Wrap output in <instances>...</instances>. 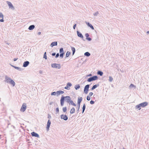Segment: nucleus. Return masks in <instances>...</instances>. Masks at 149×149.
<instances>
[{
    "label": "nucleus",
    "mask_w": 149,
    "mask_h": 149,
    "mask_svg": "<svg viewBox=\"0 0 149 149\" xmlns=\"http://www.w3.org/2000/svg\"><path fill=\"white\" fill-rule=\"evenodd\" d=\"M65 99V101L68 103L70 102L71 101L70 96H68L64 97L62 96L60 100V103L61 106H63L64 105Z\"/></svg>",
    "instance_id": "nucleus-1"
},
{
    "label": "nucleus",
    "mask_w": 149,
    "mask_h": 149,
    "mask_svg": "<svg viewBox=\"0 0 149 149\" xmlns=\"http://www.w3.org/2000/svg\"><path fill=\"white\" fill-rule=\"evenodd\" d=\"M5 81L7 83L13 86H14L15 85V81L10 77L7 75L5 76Z\"/></svg>",
    "instance_id": "nucleus-2"
},
{
    "label": "nucleus",
    "mask_w": 149,
    "mask_h": 149,
    "mask_svg": "<svg viewBox=\"0 0 149 149\" xmlns=\"http://www.w3.org/2000/svg\"><path fill=\"white\" fill-rule=\"evenodd\" d=\"M51 66L53 68L60 69L61 68V65L60 64L52 63L51 64Z\"/></svg>",
    "instance_id": "nucleus-3"
},
{
    "label": "nucleus",
    "mask_w": 149,
    "mask_h": 149,
    "mask_svg": "<svg viewBox=\"0 0 149 149\" xmlns=\"http://www.w3.org/2000/svg\"><path fill=\"white\" fill-rule=\"evenodd\" d=\"M26 104L25 103H23L22 105V106L21 107L20 110L21 111L24 112L25 111L26 109Z\"/></svg>",
    "instance_id": "nucleus-4"
},
{
    "label": "nucleus",
    "mask_w": 149,
    "mask_h": 149,
    "mask_svg": "<svg viewBox=\"0 0 149 149\" xmlns=\"http://www.w3.org/2000/svg\"><path fill=\"white\" fill-rule=\"evenodd\" d=\"M90 85L87 84L85 86L84 89V92L86 94H87L88 93L89 88L90 87Z\"/></svg>",
    "instance_id": "nucleus-5"
},
{
    "label": "nucleus",
    "mask_w": 149,
    "mask_h": 149,
    "mask_svg": "<svg viewBox=\"0 0 149 149\" xmlns=\"http://www.w3.org/2000/svg\"><path fill=\"white\" fill-rule=\"evenodd\" d=\"M6 3L9 6V8L12 10H14L15 8L12 3L10 1H6Z\"/></svg>",
    "instance_id": "nucleus-6"
},
{
    "label": "nucleus",
    "mask_w": 149,
    "mask_h": 149,
    "mask_svg": "<svg viewBox=\"0 0 149 149\" xmlns=\"http://www.w3.org/2000/svg\"><path fill=\"white\" fill-rule=\"evenodd\" d=\"M60 118L61 119H63L65 120H67L68 119V116L66 115L62 114L60 115Z\"/></svg>",
    "instance_id": "nucleus-7"
},
{
    "label": "nucleus",
    "mask_w": 149,
    "mask_h": 149,
    "mask_svg": "<svg viewBox=\"0 0 149 149\" xmlns=\"http://www.w3.org/2000/svg\"><path fill=\"white\" fill-rule=\"evenodd\" d=\"M51 124V122L49 120L47 122L46 127V130L47 131H48L49 130V128L50 127Z\"/></svg>",
    "instance_id": "nucleus-8"
},
{
    "label": "nucleus",
    "mask_w": 149,
    "mask_h": 149,
    "mask_svg": "<svg viewBox=\"0 0 149 149\" xmlns=\"http://www.w3.org/2000/svg\"><path fill=\"white\" fill-rule=\"evenodd\" d=\"M31 134L32 136H34L35 137L39 138V135L37 133L35 132H33L31 133Z\"/></svg>",
    "instance_id": "nucleus-9"
},
{
    "label": "nucleus",
    "mask_w": 149,
    "mask_h": 149,
    "mask_svg": "<svg viewBox=\"0 0 149 149\" xmlns=\"http://www.w3.org/2000/svg\"><path fill=\"white\" fill-rule=\"evenodd\" d=\"M29 61H26L24 62L23 63V67H26L29 64Z\"/></svg>",
    "instance_id": "nucleus-10"
},
{
    "label": "nucleus",
    "mask_w": 149,
    "mask_h": 149,
    "mask_svg": "<svg viewBox=\"0 0 149 149\" xmlns=\"http://www.w3.org/2000/svg\"><path fill=\"white\" fill-rule=\"evenodd\" d=\"M141 107H144L148 105V103L147 102H144L140 104Z\"/></svg>",
    "instance_id": "nucleus-11"
},
{
    "label": "nucleus",
    "mask_w": 149,
    "mask_h": 149,
    "mask_svg": "<svg viewBox=\"0 0 149 149\" xmlns=\"http://www.w3.org/2000/svg\"><path fill=\"white\" fill-rule=\"evenodd\" d=\"M77 36L79 37H80L82 38H83L84 36L81 33L79 32L78 31H77Z\"/></svg>",
    "instance_id": "nucleus-12"
},
{
    "label": "nucleus",
    "mask_w": 149,
    "mask_h": 149,
    "mask_svg": "<svg viewBox=\"0 0 149 149\" xmlns=\"http://www.w3.org/2000/svg\"><path fill=\"white\" fill-rule=\"evenodd\" d=\"M10 65H11V66L12 67H13L15 69H16L18 70L19 71H22V69L21 68H20L18 67L15 66L13 65H12L10 64Z\"/></svg>",
    "instance_id": "nucleus-13"
},
{
    "label": "nucleus",
    "mask_w": 149,
    "mask_h": 149,
    "mask_svg": "<svg viewBox=\"0 0 149 149\" xmlns=\"http://www.w3.org/2000/svg\"><path fill=\"white\" fill-rule=\"evenodd\" d=\"M57 45V41H54L52 42L50 45V46L53 47L54 46H56Z\"/></svg>",
    "instance_id": "nucleus-14"
},
{
    "label": "nucleus",
    "mask_w": 149,
    "mask_h": 149,
    "mask_svg": "<svg viewBox=\"0 0 149 149\" xmlns=\"http://www.w3.org/2000/svg\"><path fill=\"white\" fill-rule=\"evenodd\" d=\"M86 24L88 25V26L89 27L91 28L92 29L94 30V28L93 26V25L91 24L89 22H86Z\"/></svg>",
    "instance_id": "nucleus-15"
},
{
    "label": "nucleus",
    "mask_w": 149,
    "mask_h": 149,
    "mask_svg": "<svg viewBox=\"0 0 149 149\" xmlns=\"http://www.w3.org/2000/svg\"><path fill=\"white\" fill-rule=\"evenodd\" d=\"M35 26L34 25H32L29 26L28 28V29L30 30H33L34 29Z\"/></svg>",
    "instance_id": "nucleus-16"
},
{
    "label": "nucleus",
    "mask_w": 149,
    "mask_h": 149,
    "mask_svg": "<svg viewBox=\"0 0 149 149\" xmlns=\"http://www.w3.org/2000/svg\"><path fill=\"white\" fill-rule=\"evenodd\" d=\"M82 100V97H78L77 100V104H80V103Z\"/></svg>",
    "instance_id": "nucleus-17"
},
{
    "label": "nucleus",
    "mask_w": 149,
    "mask_h": 149,
    "mask_svg": "<svg viewBox=\"0 0 149 149\" xmlns=\"http://www.w3.org/2000/svg\"><path fill=\"white\" fill-rule=\"evenodd\" d=\"M99 86V84H95V85H94L91 88V90H93L94 89L96 88L97 87Z\"/></svg>",
    "instance_id": "nucleus-18"
},
{
    "label": "nucleus",
    "mask_w": 149,
    "mask_h": 149,
    "mask_svg": "<svg viewBox=\"0 0 149 149\" xmlns=\"http://www.w3.org/2000/svg\"><path fill=\"white\" fill-rule=\"evenodd\" d=\"M64 93V92L62 91H57L56 92V93L57 95H59L60 94H63Z\"/></svg>",
    "instance_id": "nucleus-19"
},
{
    "label": "nucleus",
    "mask_w": 149,
    "mask_h": 149,
    "mask_svg": "<svg viewBox=\"0 0 149 149\" xmlns=\"http://www.w3.org/2000/svg\"><path fill=\"white\" fill-rule=\"evenodd\" d=\"M75 112V109L74 107H72L70 111L71 114H73Z\"/></svg>",
    "instance_id": "nucleus-20"
},
{
    "label": "nucleus",
    "mask_w": 149,
    "mask_h": 149,
    "mask_svg": "<svg viewBox=\"0 0 149 149\" xmlns=\"http://www.w3.org/2000/svg\"><path fill=\"white\" fill-rule=\"evenodd\" d=\"M103 72L100 70H98L97 72V74L98 75H100V76H102L103 75Z\"/></svg>",
    "instance_id": "nucleus-21"
},
{
    "label": "nucleus",
    "mask_w": 149,
    "mask_h": 149,
    "mask_svg": "<svg viewBox=\"0 0 149 149\" xmlns=\"http://www.w3.org/2000/svg\"><path fill=\"white\" fill-rule=\"evenodd\" d=\"M71 47L72 50V55H73L75 53V48L73 47Z\"/></svg>",
    "instance_id": "nucleus-22"
},
{
    "label": "nucleus",
    "mask_w": 149,
    "mask_h": 149,
    "mask_svg": "<svg viewBox=\"0 0 149 149\" xmlns=\"http://www.w3.org/2000/svg\"><path fill=\"white\" fill-rule=\"evenodd\" d=\"M141 105L140 104L136 106L135 108L136 109H138V110H140L141 109Z\"/></svg>",
    "instance_id": "nucleus-23"
},
{
    "label": "nucleus",
    "mask_w": 149,
    "mask_h": 149,
    "mask_svg": "<svg viewBox=\"0 0 149 149\" xmlns=\"http://www.w3.org/2000/svg\"><path fill=\"white\" fill-rule=\"evenodd\" d=\"M84 55L85 56L88 57L91 55V54L88 52H86L84 53Z\"/></svg>",
    "instance_id": "nucleus-24"
},
{
    "label": "nucleus",
    "mask_w": 149,
    "mask_h": 149,
    "mask_svg": "<svg viewBox=\"0 0 149 149\" xmlns=\"http://www.w3.org/2000/svg\"><path fill=\"white\" fill-rule=\"evenodd\" d=\"M93 81H94V80L93 79V78L92 77L88 78L87 80V81L89 82H91Z\"/></svg>",
    "instance_id": "nucleus-25"
},
{
    "label": "nucleus",
    "mask_w": 149,
    "mask_h": 149,
    "mask_svg": "<svg viewBox=\"0 0 149 149\" xmlns=\"http://www.w3.org/2000/svg\"><path fill=\"white\" fill-rule=\"evenodd\" d=\"M80 88V86L79 84H77L75 85L74 86V88L76 90H77L79 88Z\"/></svg>",
    "instance_id": "nucleus-26"
},
{
    "label": "nucleus",
    "mask_w": 149,
    "mask_h": 149,
    "mask_svg": "<svg viewBox=\"0 0 149 149\" xmlns=\"http://www.w3.org/2000/svg\"><path fill=\"white\" fill-rule=\"evenodd\" d=\"M92 77L94 81L97 80L98 79L97 76L96 75L93 76Z\"/></svg>",
    "instance_id": "nucleus-27"
},
{
    "label": "nucleus",
    "mask_w": 149,
    "mask_h": 149,
    "mask_svg": "<svg viewBox=\"0 0 149 149\" xmlns=\"http://www.w3.org/2000/svg\"><path fill=\"white\" fill-rule=\"evenodd\" d=\"M59 52L61 53H65L64 52L63 49V48H61L59 49Z\"/></svg>",
    "instance_id": "nucleus-28"
},
{
    "label": "nucleus",
    "mask_w": 149,
    "mask_h": 149,
    "mask_svg": "<svg viewBox=\"0 0 149 149\" xmlns=\"http://www.w3.org/2000/svg\"><path fill=\"white\" fill-rule=\"evenodd\" d=\"M86 108V105L85 104H84L82 107V113L84 111Z\"/></svg>",
    "instance_id": "nucleus-29"
},
{
    "label": "nucleus",
    "mask_w": 149,
    "mask_h": 149,
    "mask_svg": "<svg viewBox=\"0 0 149 149\" xmlns=\"http://www.w3.org/2000/svg\"><path fill=\"white\" fill-rule=\"evenodd\" d=\"M71 54V53L69 51H68L66 54V58L68 57L69 55Z\"/></svg>",
    "instance_id": "nucleus-30"
},
{
    "label": "nucleus",
    "mask_w": 149,
    "mask_h": 149,
    "mask_svg": "<svg viewBox=\"0 0 149 149\" xmlns=\"http://www.w3.org/2000/svg\"><path fill=\"white\" fill-rule=\"evenodd\" d=\"M70 103L71 105H73L74 106H76V105L73 102L72 100H71Z\"/></svg>",
    "instance_id": "nucleus-31"
},
{
    "label": "nucleus",
    "mask_w": 149,
    "mask_h": 149,
    "mask_svg": "<svg viewBox=\"0 0 149 149\" xmlns=\"http://www.w3.org/2000/svg\"><path fill=\"white\" fill-rule=\"evenodd\" d=\"M67 108L66 107H63V111L64 112H65L67 111Z\"/></svg>",
    "instance_id": "nucleus-32"
},
{
    "label": "nucleus",
    "mask_w": 149,
    "mask_h": 149,
    "mask_svg": "<svg viewBox=\"0 0 149 149\" xmlns=\"http://www.w3.org/2000/svg\"><path fill=\"white\" fill-rule=\"evenodd\" d=\"M43 58H45L46 59H47V56L46 52H45L44 54V56H43Z\"/></svg>",
    "instance_id": "nucleus-33"
},
{
    "label": "nucleus",
    "mask_w": 149,
    "mask_h": 149,
    "mask_svg": "<svg viewBox=\"0 0 149 149\" xmlns=\"http://www.w3.org/2000/svg\"><path fill=\"white\" fill-rule=\"evenodd\" d=\"M109 81L110 82L112 81L113 79V78L111 76H109Z\"/></svg>",
    "instance_id": "nucleus-34"
},
{
    "label": "nucleus",
    "mask_w": 149,
    "mask_h": 149,
    "mask_svg": "<svg viewBox=\"0 0 149 149\" xmlns=\"http://www.w3.org/2000/svg\"><path fill=\"white\" fill-rule=\"evenodd\" d=\"M66 86L68 87H70L72 86V84L70 82H68L67 83Z\"/></svg>",
    "instance_id": "nucleus-35"
},
{
    "label": "nucleus",
    "mask_w": 149,
    "mask_h": 149,
    "mask_svg": "<svg viewBox=\"0 0 149 149\" xmlns=\"http://www.w3.org/2000/svg\"><path fill=\"white\" fill-rule=\"evenodd\" d=\"M80 104H77V113H78L79 112V108H80Z\"/></svg>",
    "instance_id": "nucleus-36"
},
{
    "label": "nucleus",
    "mask_w": 149,
    "mask_h": 149,
    "mask_svg": "<svg viewBox=\"0 0 149 149\" xmlns=\"http://www.w3.org/2000/svg\"><path fill=\"white\" fill-rule=\"evenodd\" d=\"M65 54V53H61L59 55L60 57L62 58L63 56V55Z\"/></svg>",
    "instance_id": "nucleus-37"
},
{
    "label": "nucleus",
    "mask_w": 149,
    "mask_h": 149,
    "mask_svg": "<svg viewBox=\"0 0 149 149\" xmlns=\"http://www.w3.org/2000/svg\"><path fill=\"white\" fill-rule=\"evenodd\" d=\"M56 92H52L51 93V95H56Z\"/></svg>",
    "instance_id": "nucleus-38"
},
{
    "label": "nucleus",
    "mask_w": 149,
    "mask_h": 149,
    "mask_svg": "<svg viewBox=\"0 0 149 149\" xmlns=\"http://www.w3.org/2000/svg\"><path fill=\"white\" fill-rule=\"evenodd\" d=\"M0 17L1 18H4V15L3 14L1 13L0 12Z\"/></svg>",
    "instance_id": "nucleus-39"
},
{
    "label": "nucleus",
    "mask_w": 149,
    "mask_h": 149,
    "mask_svg": "<svg viewBox=\"0 0 149 149\" xmlns=\"http://www.w3.org/2000/svg\"><path fill=\"white\" fill-rule=\"evenodd\" d=\"M99 14L98 12V11H97L95 13H93V15L94 16H97Z\"/></svg>",
    "instance_id": "nucleus-40"
},
{
    "label": "nucleus",
    "mask_w": 149,
    "mask_h": 149,
    "mask_svg": "<svg viewBox=\"0 0 149 149\" xmlns=\"http://www.w3.org/2000/svg\"><path fill=\"white\" fill-rule=\"evenodd\" d=\"M130 88H133L135 87V86L132 84H131L130 85Z\"/></svg>",
    "instance_id": "nucleus-41"
},
{
    "label": "nucleus",
    "mask_w": 149,
    "mask_h": 149,
    "mask_svg": "<svg viewBox=\"0 0 149 149\" xmlns=\"http://www.w3.org/2000/svg\"><path fill=\"white\" fill-rule=\"evenodd\" d=\"M64 88L66 89L69 90L70 89V88L68 86H66Z\"/></svg>",
    "instance_id": "nucleus-42"
},
{
    "label": "nucleus",
    "mask_w": 149,
    "mask_h": 149,
    "mask_svg": "<svg viewBox=\"0 0 149 149\" xmlns=\"http://www.w3.org/2000/svg\"><path fill=\"white\" fill-rule=\"evenodd\" d=\"M86 39L88 41H90L92 40V39L89 37L86 38Z\"/></svg>",
    "instance_id": "nucleus-43"
},
{
    "label": "nucleus",
    "mask_w": 149,
    "mask_h": 149,
    "mask_svg": "<svg viewBox=\"0 0 149 149\" xmlns=\"http://www.w3.org/2000/svg\"><path fill=\"white\" fill-rule=\"evenodd\" d=\"M86 99L88 101L90 100L91 99L90 97H89V96H87L86 97Z\"/></svg>",
    "instance_id": "nucleus-44"
},
{
    "label": "nucleus",
    "mask_w": 149,
    "mask_h": 149,
    "mask_svg": "<svg viewBox=\"0 0 149 149\" xmlns=\"http://www.w3.org/2000/svg\"><path fill=\"white\" fill-rule=\"evenodd\" d=\"M56 113H58L59 112V109L58 107H57V108H56Z\"/></svg>",
    "instance_id": "nucleus-45"
},
{
    "label": "nucleus",
    "mask_w": 149,
    "mask_h": 149,
    "mask_svg": "<svg viewBox=\"0 0 149 149\" xmlns=\"http://www.w3.org/2000/svg\"><path fill=\"white\" fill-rule=\"evenodd\" d=\"M95 103V102L92 100H91L90 102V103L91 104H93Z\"/></svg>",
    "instance_id": "nucleus-46"
},
{
    "label": "nucleus",
    "mask_w": 149,
    "mask_h": 149,
    "mask_svg": "<svg viewBox=\"0 0 149 149\" xmlns=\"http://www.w3.org/2000/svg\"><path fill=\"white\" fill-rule=\"evenodd\" d=\"M85 36L86 38H88L89 37V35L88 33H86L85 34Z\"/></svg>",
    "instance_id": "nucleus-47"
},
{
    "label": "nucleus",
    "mask_w": 149,
    "mask_h": 149,
    "mask_svg": "<svg viewBox=\"0 0 149 149\" xmlns=\"http://www.w3.org/2000/svg\"><path fill=\"white\" fill-rule=\"evenodd\" d=\"M59 53H57L56 54V56H55V58H58V56H59Z\"/></svg>",
    "instance_id": "nucleus-48"
},
{
    "label": "nucleus",
    "mask_w": 149,
    "mask_h": 149,
    "mask_svg": "<svg viewBox=\"0 0 149 149\" xmlns=\"http://www.w3.org/2000/svg\"><path fill=\"white\" fill-rule=\"evenodd\" d=\"M93 93L92 92H90L89 93V95L90 96H92L93 95Z\"/></svg>",
    "instance_id": "nucleus-49"
},
{
    "label": "nucleus",
    "mask_w": 149,
    "mask_h": 149,
    "mask_svg": "<svg viewBox=\"0 0 149 149\" xmlns=\"http://www.w3.org/2000/svg\"><path fill=\"white\" fill-rule=\"evenodd\" d=\"M76 26V24H74L73 26V28L74 29H75Z\"/></svg>",
    "instance_id": "nucleus-50"
},
{
    "label": "nucleus",
    "mask_w": 149,
    "mask_h": 149,
    "mask_svg": "<svg viewBox=\"0 0 149 149\" xmlns=\"http://www.w3.org/2000/svg\"><path fill=\"white\" fill-rule=\"evenodd\" d=\"M0 22H4L3 18H2L1 19H0Z\"/></svg>",
    "instance_id": "nucleus-51"
},
{
    "label": "nucleus",
    "mask_w": 149,
    "mask_h": 149,
    "mask_svg": "<svg viewBox=\"0 0 149 149\" xmlns=\"http://www.w3.org/2000/svg\"><path fill=\"white\" fill-rule=\"evenodd\" d=\"M56 54V53L55 52L54 53H53L52 54V55L53 56H55Z\"/></svg>",
    "instance_id": "nucleus-52"
},
{
    "label": "nucleus",
    "mask_w": 149,
    "mask_h": 149,
    "mask_svg": "<svg viewBox=\"0 0 149 149\" xmlns=\"http://www.w3.org/2000/svg\"><path fill=\"white\" fill-rule=\"evenodd\" d=\"M18 59V58H14L13 61H16L17 59Z\"/></svg>",
    "instance_id": "nucleus-53"
},
{
    "label": "nucleus",
    "mask_w": 149,
    "mask_h": 149,
    "mask_svg": "<svg viewBox=\"0 0 149 149\" xmlns=\"http://www.w3.org/2000/svg\"><path fill=\"white\" fill-rule=\"evenodd\" d=\"M39 73L40 74H41L42 73V71L41 70H39Z\"/></svg>",
    "instance_id": "nucleus-54"
},
{
    "label": "nucleus",
    "mask_w": 149,
    "mask_h": 149,
    "mask_svg": "<svg viewBox=\"0 0 149 149\" xmlns=\"http://www.w3.org/2000/svg\"><path fill=\"white\" fill-rule=\"evenodd\" d=\"M91 76H92V74H90L87 75H86V77H89Z\"/></svg>",
    "instance_id": "nucleus-55"
},
{
    "label": "nucleus",
    "mask_w": 149,
    "mask_h": 149,
    "mask_svg": "<svg viewBox=\"0 0 149 149\" xmlns=\"http://www.w3.org/2000/svg\"><path fill=\"white\" fill-rule=\"evenodd\" d=\"M51 118V116L49 114L48 115V118Z\"/></svg>",
    "instance_id": "nucleus-56"
},
{
    "label": "nucleus",
    "mask_w": 149,
    "mask_h": 149,
    "mask_svg": "<svg viewBox=\"0 0 149 149\" xmlns=\"http://www.w3.org/2000/svg\"><path fill=\"white\" fill-rule=\"evenodd\" d=\"M41 33L40 32H39L38 33V35H39L41 34Z\"/></svg>",
    "instance_id": "nucleus-57"
},
{
    "label": "nucleus",
    "mask_w": 149,
    "mask_h": 149,
    "mask_svg": "<svg viewBox=\"0 0 149 149\" xmlns=\"http://www.w3.org/2000/svg\"><path fill=\"white\" fill-rule=\"evenodd\" d=\"M53 103V102H51L49 103L50 105L52 104Z\"/></svg>",
    "instance_id": "nucleus-58"
},
{
    "label": "nucleus",
    "mask_w": 149,
    "mask_h": 149,
    "mask_svg": "<svg viewBox=\"0 0 149 149\" xmlns=\"http://www.w3.org/2000/svg\"><path fill=\"white\" fill-rule=\"evenodd\" d=\"M148 34H149V31H148L146 32Z\"/></svg>",
    "instance_id": "nucleus-59"
},
{
    "label": "nucleus",
    "mask_w": 149,
    "mask_h": 149,
    "mask_svg": "<svg viewBox=\"0 0 149 149\" xmlns=\"http://www.w3.org/2000/svg\"><path fill=\"white\" fill-rule=\"evenodd\" d=\"M1 135L0 134V139H1Z\"/></svg>",
    "instance_id": "nucleus-60"
},
{
    "label": "nucleus",
    "mask_w": 149,
    "mask_h": 149,
    "mask_svg": "<svg viewBox=\"0 0 149 149\" xmlns=\"http://www.w3.org/2000/svg\"><path fill=\"white\" fill-rule=\"evenodd\" d=\"M83 40L85 41V40L84 39H83Z\"/></svg>",
    "instance_id": "nucleus-61"
},
{
    "label": "nucleus",
    "mask_w": 149,
    "mask_h": 149,
    "mask_svg": "<svg viewBox=\"0 0 149 149\" xmlns=\"http://www.w3.org/2000/svg\"><path fill=\"white\" fill-rule=\"evenodd\" d=\"M1 101V98H0V101Z\"/></svg>",
    "instance_id": "nucleus-62"
}]
</instances>
